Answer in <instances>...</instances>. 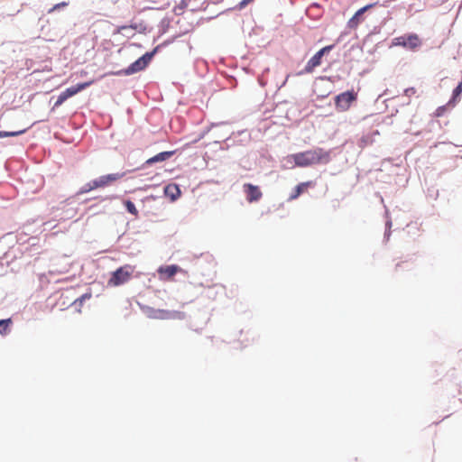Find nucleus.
Wrapping results in <instances>:
<instances>
[{
  "label": "nucleus",
  "mask_w": 462,
  "mask_h": 462,
  "mask_svg": "<svg viewBox=\"0 0 462 462\" xmlns=\"http://www.w3.org/2000/svg\"><path fill=\"white\" fill-rule=\"evenodd\" d=\"M134 272V267L130 264H125L119 267L111 273V277L107 281V285L111 287H117L127 282Z\"/></svg>",
  "instance_id": "3"
},
{
  "label": "nucleus",
  "mask_w": 462,
  "mask_h": 462,
  "mask_svg": "<svg viewBox=\"0 0 462 462\" xmlns=\"http://www.w3.org/2000/svg\"><path fill=\"white\" fill-rule=\"evenodd\" d=\"M334 45H328L320 49L317 53L314 54L313 57L310 59L307 62L305 68L299 74H310L314 71V69L321 64L322 57L325 54H328L332 49Z\"/></svg>",
  "instance_id": "6"
},
{
  "label": "nucleus",
  "mask_w": 462,
  "mask_h": 462,
  "mask_svg": "<svg viewBox=\"0 0 462 462\" xmlns=\"http://www.w3.org/2000/svg\"><path fill=\"white\" fill-rule=\"evenodd\" d=\"M124 204L130 214L134 215V217L138 216V210L131 200H125Z\"/></svg>",
  "instance_id": "19"
},
{
  "label": "nucleus",
  "mask_w": 462,
  "mask_h": 462,
  "mask_svg": "<svg viewBox=\"0 0 462 462\" xmlns=\"http://www.w3.org/2000/svg\"><path fill=\"white\" fill-rule=\"evenodd\" d=\"M291 157L295 165L301 168L317 164H328L331 160L330 152L319 147L294 153Z\"/></svg>",
  "instance_id": "1"
},
{
  "label": "nucleus",
  "mask_w": 462,
  "mask_h": 462,
  "mask_svg": "<svg viewBox=\"0 0 462 462\" xmlns=\"http://www.w3.org/2000/svg\"><path fill=\"white\" fill-rule=\"evenodd\" d=\"M416 93V89L415 88H408L404 90V94L407 96V97H411L412 95H414Z\"/></svg>",
  "instance_id": "24"
},
{
  "label": "nucleus",
  "mask_w": 462,
  "mask_h": 462,
  "mask_svg": "<svg viewBox=\"0 0 462 462\" xmlns=\"http://www.w3.org/2000/svg\"><path fill=\"white\" fill-rule=\"evenodd\" d=\"M11 325H12L11 319H1L0 320V334L7 335L10 332Z\"/></svg>",
  "instance_id": "16"
},
{
  "label": "nucleus",
  "mask_w": 462,
  "mask_h": 462,
  "mask_svg": "<svg viewBox=\"0 0 462 462\" xmlns=\"http://www.w3.org/2000/svg\"><path fill=\"white\" fill-rule=\"evenodd\" d=\"M393 44L396 46H402L404 48L415 50L420 46L421 41L417 34L411 33L395 38L393 40Z\"/></svg>",
  "instance_id": "8"
},
{
  "label": "nucleus",
  "mask_w": 462,
  "mask_h": 462,
  "mask_svg": "<svg viewBox=\"0 0 462 462\" xmlns=\"http://www.w3.org/2000/svg\"><path fill=\"white\" fill-rule=\"evenodd\" d=\"M173 153H174V152H162L154 155L153 157L149 158L145 162V164L152 165L156 162H164V161L168 160L169 158H171L173 155Z\"/></svg>",
  "instance_id": "14"
},
{
  "label": "nucleus",
  "mask_w": 462,
  "mask_h": 462,
  "mask_svg": "<svg viewBox=\"0 0 462 462\" xmlns=\"http://www.w3.org/2000/svg\"><path fill=\"white\" fill-rule=\"evenodd\" d=\"M243 189L246 196V200L249 203L257 202L263 197V193L260 188L256 185L251 183H245L243 185Z\"/></svg>",
  "instance_id": "9"
},
{
  "label": "nucleus",
  "mask_w": 462,
  "mask_h": 462,
  "mask_svg": "<svg viewBox=\"0 0 462 462\" xmlns=\"http://www.w3.org/2000/svg\"><path fill=\"white\" fill-rule=\"evenodd\" d=\"M129 28H132V29H134V30H135V29L137 28V26H136V25H130V26H129ZM126 29H128V26H126V25L119 26V27L116 29V32H117V33H121V32H123V31H125V30H126Z\"/></svg>",
  "instance_id": "21"
},
{
  "label": "nucleus",
  "mask_w": 462,
  "mask_h": 462,
  "mask_svg": "<svg viewBox=\"0 0 462 462\" xmlns=\"http://www.w3.org/2000/svg\"><path fill=\"white\" fill-rule=\"evenodd\" d=\"M164 194L174 201L180 196V189L177 184L171 183L164 187Z\"/></svg>",
  "instance_id": "12"
},
{
  "label": "nucleus",
  "mask_w": 462,
  "mask_h": 462,
  "mask_svg": "<svg viewBox=\"0 0 462 462\" xmlns=\"http://www.w3.org/2000/svg\"><path fill=\"white\" fill-rule=\"evenodd\" d=\"M356 99L357 93L353 89L340 93L335 97L336 109L339 112H346Z\"/></svg>",
  "instance_id": "5"
},
{
  "label": "nucleus",
  "mask_w": 462,
  "mask_h": 462,
  "mask_svg": "<svg viewBox=\"0 0 462 462\" xmlns=\"http://www.w3.org/2000/svg\"><path fill=\"white\" fill-rule=\"evenodd\" d=\"M87 298H90V294L89 295H83L79 300L80 301H82L84 299H87Z\"/></svg>",
  "instance_id": "25"
},
{
  "label": "nucleus",
  "mask_w": 462,
  "mask_h": 462,
  "mask_svg": "<svg viewBox=\"0 0 462 462\" xmlns=\"http://www.w3.org/2000/svg\"><path fill=\"white\" fill-rule=\"evenodd\" d=\"M67 5H68V3H66V2L59 3V4L55 5L51 9H50L49 13H51L54 10H57L60 7L67 6Z\"/></svg>",
  "instance_id": "23"
},
{
  "label": "nucleus",
  "mask_w": 462,
  "mask_h": 462,
  "mask_svg": "<svg viewBox=\"0 0 462 462\" xmlns=\"http://www.w3.org/2000/svg\"><path fill=\"white\" fill-rule=\"evenodd\" d=\"M27 129H23V130H19V131H0V138H3V137H14V136H18V135H21L23 134H24L26 132Z\"/></svg>",
  "instance_id": "17"
},
{
  "label": "nucleus",
  "mask_w": 462,
  "mask_h": 462,
  "mask_svg": "<svg viewBox=\"0 0 462 462\" xmlns=\"http://www.w3.org/2000/svg\"><path fill=\"white\" fill-rule=\"evenodd\" d=\"M159 46L155 47L151 52H146L134 62H133L127 69L122 73L125 75H131L144 69L151 62L153 55L157 52Z\"/></svg>",
  "instance_id": "4"
},
{
  "label": "nucleus",
  "mask_w": 462,
  "mask_h": 462,
  "mask_svg": "<svg viewBox=\"0 0 462 462\" xmlns=\"http://www.w3.org/2000/svg\"><path fill=\"white\" fill-rule=\"evenodd\" d=\"M148 316L152 319H166L171 317V312L165 310L160 309H149Z\"/></svg>",
  "instance_id": "13"
},
{
  "label": "nucleus",
  "mask_w": 462,
  "mask_h": 462,
  "mask_svg": "<svg viewBox=\"0 0 462 462\" xmlns=\"http://www.w3.org/2000/svg\"><path fill=\"white\" fill-rule=\"evenodd\" d=\"M91 84H92V81H88V82L79 83V84H77L75 86H72V87L67 88L65 91L61 92L60 94V96L58 97V98L54 104V108L59 107L68 98H69V97L75 96L76 94H78L79 92L84 90L85 88L89 87Z\"/></svg>",
  "instance_id": "7"
},
{
  "label": "nucleus",
  "mask_w": 462,
  "mask_h": 462,
  "mask_svg": "<svg viewBox=\"0 0 462 462\" xmlns=\"http://www.w3.org/2000/svg\"><path fill=\"white\" fill-rule=\"evenodd\" d=\"M315 186V182L312 180L301 182L295 187L292 193L289 197V200H294L298 199L303 192H305L308 188H312Z\"/></svg>",
  "instance_id": "11"
},
{
  "label": "nucleus",
  "mask_w": 462,
  "mask_h": 462,
  "mask_svg": "<svg viewBox=\"0 0 462 462\" xmlns=\"http://www.w3.org/2000/svg\"><path fill=\"white\" fill-rule=\"evenodd\" d=\"M375 4H370V5H367L362 8H360L356 14L355 15L349 20V26L350 27H356L358 25L359 23V21H360V16L365 13L366 12L368 9L372 8L373 6H374Z\"/></svg>",
  "instance_id": "15"
},
{
  "label": "nucleus",
  "mask_w": 462,
  "mask_h": 462,
  "mask_svg": "<svg viewBox=\"0 0 462 462\" xmlns=\"http://www.w3.org/2000/svg\"><path fill=\"white\" fill-rule=\"evenodd\" d=\"M181 269L176 265H164L160 266L157 270L160 279L162 281L171 280L172 277L180 271Z\"/></svg>",
  "instance_id": "10"
},
{
  "label": "nucleus",
  "mask_w": 462,
  "mask_h": 462,
  "mask_svg": "<svg viewBox=\"0 0 462 462\" xmlns=\"http://www.w3.org/2000/svg\"><path fill=\"white\" fill-rule=\"evenodd\" d=\"M462 92V85L459 84L453 91V97L456 98L458 97Z\"/></svg>",
  "instance_id": "22"
},
{
  "label": "nucleus",
  "mask_w": 462,
  "mask_h": 462,
  "mask_svg": "<svg viewBox=\"0 0 462 462\" xmlns=\"http://www.w3.org/2000/svg\"><path fill=\"white\" fill-rule=\"evenodd\" d=\"M27 129H23V130H19V131H0V138H3V137H14V136H18V135H21L23 134H24L26 132Z\"/></svg>",
  "instance_id": "18"
},
{
  "label": "nucleus",
  "mask_w": 462,
  "mask_h": 462,
  "mask_svg": "<svg viewBox=\"0 0 462 462\" xmlns=\"http://www.w3.org/2000/svg\"><path fill=\"white\" fill-rule=\"evenodd\" d=\"M125 175V172L109 173L106 175L99 176L98 178L87 182L79 189L78 194H85L97 189H105L118 180L122 179Z\"/></svg>",
  "instance_id": "2"
},
{
  "label": "nucleus",
  "mask_w": 462,
  "mask_h": 462,
  "mask_svg": "<svg viewBox=\"0 0 462 462\" xmlns=\"http://www.w3.org/2000/svg\"><path fill=\"white\" fill-rule=\"evenodd\" d=\"M254 0H242V1L238 4L237 8H238L239 10H242V9H244V8H245L248 4H250V3L254 2Z\"/></svg>",
  "instance_id": "20"
}]
</instances>
